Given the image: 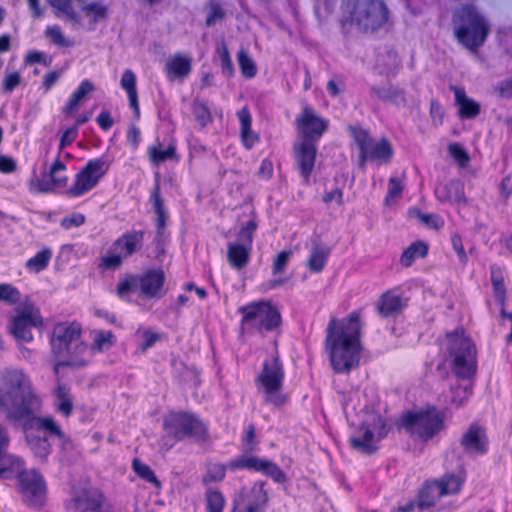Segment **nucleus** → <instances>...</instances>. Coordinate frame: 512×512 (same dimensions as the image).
Wrapping results in <instances>:
<instances>
[{
	"instance_id": "1",
	"label": "nucleus",
	"mask_w": 512,
	"mask_h": 512,
	"mask_svg": "<svg viewBox=\"0 0 512 512\" xmlns=\"http://www.w3.org/2000/svg\"><path fill=\"white\" fill-rule=\"evenodd\" d=\"M0 381L7 388V396L11 400L9 421L21 424L23 430L36 428L44 433L43 437L56 438L65 446L71 438L65 433L52 415L38 416L43 402L33 387L30 377L17 368H5L0 373Z\"/></svg>"
},
{
	"instance_id": "2",
	"label": "nucleus",
	"mask_w": 512,
	"mask_h": 512,
	"mask_svg": "<svg viewBox=\"0 0 512 512\" xmlns=\"http://www.w3.org/2000/svg\"><path fill=\"white\" fill-rule=\"evenodd\" d=\"M361 309L339 320L331 316L326 328L325 346L335 373L344 374L359 366L362 344Z\"/></svg>"
},
{
	"instance_id": "3",
	"label": "nucleus",
	"mask_w": 512,
	"mask_h": 512,
	"mask_svg": "<svg viewBox=\"0 0 512 512\" xmlns=\"http://www.w3.org/2000/svg\"><path fill=\"white\" fill-rule=\"evenodd\" d=\"M161 428L162 435L158 443L165 452L184 440L204 444L210 438L208 424L190 410H168L162 417Z\"/></svg>"
},
{
	"instance_id": "4",
	"label": "nucleus",
	"mask_w": 512,
	"mask_h": 512,
	"mask_svg": "<svg viewBox=\"0 0 512 512\" xmlns=\"http://www.w3.org/2000/svg\"><path fill=\"white\" fill-rule=\"evenodd\" d=\"M249 471L252 473H261L277 484L287 482L285 472L272 460L259 457L254 454H239L224 464L221 462H209L206 465V471L202 476L201 482L204 486L212 483H220L226 478L227 471L235 473L238 471Z\"/></svg>"
},
{
	"instance_id": "5",
	"label": "nucleus",
	"mask_w": 512,
	"mask_h": 512,
	"mask_svg": "<svg viewBox=\"0 0 512 512\" xmlns=\"http://www.w3.org/2000/svg\"><path fill=\"white\" fill-rule=\"evenodd\" d=\"M467 470L461 464L454 471H446L439 477L426 479L418 488L416 505L419 511L434 508L445 497L461 494L467 481Z\"/></svg>"
},
{
	"instance_id": "6",
	"label": "nucleus",
	"mask_w": 512,
	"mask_h": 512,
	"mask_svg": "<svg viewBox=\"0 0 512 512\" xmlns=\"http://www.w3.org/2000/svg\"><path fill=\"white\" fill-rule=\"evenodd\" d=\"M452 25L458 43L472 52L485 43L490 32L487 20L473 5H464L457 9Z\"/></svg>"
},
{
	"instance_id": "7",
	"label": "nucleus",
	"mask_w": 512,
	"mask_h": 512,
	"mask_svg": "<svg viewBox=\"0 0 512 512\" xmlns=\"http://www.w3.org/2000/svg\"><path fill=\"white\" fill-rule=\"evenodd\" d=\"M285 379V367L279 354L265 358L254 382L266 404L279 409L289 402V396L282 392Z\"/></svg>"
},
{
	"instance_id": "8",
	"label": "nucleus",
	"mask_w": 512,
	"mask_h": 512,
	"mask_svg": "<svg viewBox=\"0 0 512 512\" xmlns=\"http://www.w3.org/2000/svg\"><path fill=\"white\" fill-rule=\"evenodd\" d=\"M447 350L453 357L451 369L462 380L471 379L477 372V349L462 327L446 333Z\"/></svg>"
},
{
	"instance_id": "9",
	"label": "nucleus",
	"mask_w": 512,
	"mask_h": 512,
	"mask_svg": "<svg viewBox=\"0 0 512 512\" xmlns=\"http://www.w3.org/2000/svg\"><path fill=\"white\" fill-rule=\"evenodd\" d=\"M166 275L162 268H148L140 274H125L118 282L116 295L128 300L132 292L138 291L143 299H159L165 294Z\"/></svg>"
},
{
	"instance_id": "10",
	"label": "nucleus",
	"mask_w": 512,
	"mask_h": 512,
	"mask_svg": "<svg viewBox=\"0 0 512 512\" xmlns=\"http://www.w3.org/2000/svg\"><path fill=\"white\" fill-rule=\"evenodd\" d=\"M241 315L240 329L243 333L265 336V333L278 329L282 324L279 310L265 300L253 301L238 308Z\"/></svg>"
},
{
	"instance_id": "11",
	"label": "nucleus",
	"mask_w": 512,
	"mask_h": 512,
	"mask_svg": "<svg viewBox=\"0 0 512 512\" xmlns=\"http://www.w3.org/2000/svg\"><path fill=\"white\" fill-rule=\"evenodd\" d=\"M348 18L342 21V27L349 22L363 33H373L381 29L389 19V9L383 0H348Z\"/></svg>"
},
{
	"instance_id": "12",
	"label": "nucleus",
	"mask_w": 512,
	"mask_h": 512,
	"mask_svg": "<svg viewBox=\"0 0 512 512\" xmlns=\"http://www.w3.org/2000/svg\"><path fill=\"white\" fill-rule=\"evenodd\" d=\"M347 130L358 148L359 168L364 169L368 162H375L379 166L391 162L394 150L386 137L376 140L369 130L360 125H349Z\"/></svg>"
},
{
	"instance_id": "13",
	"label": "nucleus",
	"mask_w": 512,
	"mask_h": 512,
	"mask_svg": "<svg viewBox=\"0 0 512 512\" xmlns=\"http://www.w3.org/2000/svg\"><path fill=\"white\" fill-rule=\"evenodd\" d=\"M402 425L411 435L428 442L446 428L445 410L426 405L418 411H408L402 416Z\"/></svg>"
},
{
	"instance_id": "14",
	"label": "nucleus",
	"mask_w": 512,
	"mask_h": 512,
	"mask_svg": "<svg viewBox=\"0 0 512 512\" xmlns=\"http://www.w3.org/2000/svg\"><path fill=\"white\" fill-rule=\"evenodd\" d=\"M111 162L106 155L89 159L74 175L72 184L64 194L69 199L83 197L98 186L107 174Z\"/></svg>"
},
{
	"instance_id": "15",
	"label": "nucleus",
	"mask_w": 512,
	"mask_h": 512,
	"mask_svg": "<svg viewBox=\"0 0 512 512\" xmlns=\"http://www.w3.org/2000/svg\"><path fill=\"white\" fill-rule=\"evenodd\" d=\"M21 459L20 467L9 477L0 479H17V486L22 500L32 507H42L46 500L47 486L43 475L36 469H25Z\"/></svg>"
},
{
	"instance_id": "16",
	"label": "nucleus",
	"mask_w": 512,
	"mask_h": 512,
	"mask_svg": "<svg viewBox=\"0 0 512 512\" xmlns=\"http://www.w3.org/2000/svg\"><path fill=\"white\" fill-rule=\"evenodd\" d=\"M294 125L298 133L297 140L318 144L329 128V120L305 102L295 117Z\"/></svg>"
},
{
	"instance_id": "17",
	"label": "nucleus",
	"mask_w": 512,
	"mask_h": 512,
	"mask_svg": "<svg viewBox=\"0 0 512 512\" xmlns=\"http://www.w3.org/2000/svg\"><path fill=\"white\" fill-rule=\"evenodd\" d=\"M268 483L262 479L254 480L250 486L239 489L233 500L235 512H266L270 503Z\"/></svg>"
},
{
	"instance_id": "18",
	"label": "nucleus",
	"mask_w": 512,
	"mask_h": 512,
	"mask_svg": "<svg viewBox=\"0 0 512 512\" xmlns=\"http://www.w3.org/2000/svg\"><path fill=\"white\" fill-rule=\"evenodd\" d=\"M43 325V319L38 308L33 304L25 305L10 320L9 332L20 342L33 341L32 329Z\"/></svg>"
},
{
	"instance_id": "19",
	"label": "nucleus",
	"mask_w": 512,
	"mask_h": 512,
	"mask_svg": "<svg viewBox=\"0 0 512 512\" xmlns=\"http://www.w3.org/2000/svg\"><path fill=\"white\" fill-rule=\"evenodd\" d=\"M11 400L7 396V388H0V410L6 413L9 421V406ZM10 445V436L8 431L0 425V477H9L21 465V458L8 453Z\"/></svg>"
},
{
	"instance_id": "20",
	"label": "nucleus",
	"mask_w": 512,
	"mask_h": 512,
	"mask_svg": "<svg viewBox=\"0 0 512 512\" xmlns=\"http://www.w3.org/2000/svg\"><path fill=\"white\" fill-rule=\"evenodd\" d=\"M149 202L155 214V238L154 242L158 246L163 243L168 237L167 226L169 221V212L165 205L164 199L161 196L159 174H156L155 182L150 190Z\"/></svg>"
},
{
	"instance_id": "21",
	"label": "nucleus",
	"mask_w": 512,
	"mask_h": 512,
	"mask_svg": "<svg viewBox=\"0 0 512 512\" xmlns=\"http://www.w3.org/2000/svg\"><path fill=\"white\" fill-rule=\"evenodd\" d=\"M318 153V144L296 140L292 147V157L299 176L305 184H310Z\"/></svg>"
},
{
	"instance_id": "22",
	"label": "nucleus",
	"mask_w": 512,
	"mask_h": 512,
	"mask_svg": "<svg viewBox=\"0 0 512 512\" xmlns=\"http://www.w3.org/2000/svg\"><path fill=\"white\" fill-rule=\"evenodd\" d=\"M374 306L380 318L396 319L408 307V299L399 287H393L381 293Z\"/></svg>"
},
{
	"instance_id": "23",
	"label": "nucleus",
	"mask_w": 512,
	"mask_h": 512,
	"mask_svg": "<svg viewBox=\"0 0 512 512\" xmlns=\"http://www.w3.org/2000/svg\"><path fill=\"white\" fill-rule=\"evenodd\" d=\"M82 326L77 321L62 322L54 327L51 347L55 356L62 357L65 351L81 340Z\"/></svg>"
},
{
	"instance_id": "24",
	"label": "nucleus",
	"mask_w": 512,
	"mask_h": 512,
	"mask_svg": "<svg viewBox=\"0 0 512 512\" xmlns=\"http://www.w3.org/2000/svg\"><path fill=\"white\" fill-rule=\"evenodd\" d=\"M459 444L468 456H484L489 452V437L484 426L473 422L463 432Z\"/></svg>"
},
{
	"instance_id": "25",
	"label": "nucleus",
	"mask_w": 512,
	"mask_h": 512,
	"mask_svg": "<svg viewBox=\"0 0 512 512\" xmlns=\"http://www.w3.org/2000/svg\"><path fill=\"white\" fill-rule=\"evenodd\" d=\"M145 234L144 230H127L112 243V249L114 252L121 253L126 259L130 258L143 249Z\"/></svg>"
},
{
	"instance_id": "26",
	"label": "nucleus",
	"mask_w": 512,
	"mask_h": 512,
	"mask_svg": "<svg viewBox=\"0 0 512 512\" xmlns=\"http://www.w3.org/2000/svg\"><path fill=\"white\" fill-rule=\"evenodd\" d=\"M67 170V166L64 162L61 161L60 155L58 154L55 160L52 162L49 171L48 177L49 180H38L37 188L40 192L50 193L53 192L57 188H68V176L64 173Z\"/></svg>"
},
{
	"instance_id": "27",
	"label": "nucleus",
	"mask_w": 512,
	"mask_h": 512,
	"mask_svg": "<svg viewBox=\"0 0 512 512\" xmlns=\"http://www.w3.org/2000/svg\"><path fill=\"white\" fill-rule=\"evenodd\" d=\"M165 74L168 80H184L192 71V57L185 53H175L166 61Z\"/></svg>"
},
{
	"instance_id": "28",
	"label": "nucleus",
	"mask_w": 512,
	"mask_h": 512,
	"mask_svg": "<svg viewBox=\"0 0 512 512\" xmlns=\"http://www.w3.org/2000/svg\"><path fill=\"white\" fill-rule=\"evenodd\" d=\"M449 89L454 93V103L458 107L457 115L460 119H474L480 114V104L467 96L464 87L450 85Z\"/></svg>"
},
{
	"instance_id": "29",
	"label": "nucleus",
	"mask_w": 512,
	"mask_h": 512,
	"mask_svg": "<svg viewBox=\"0 0 512 512\" xmlns=\"http://www.w3.org/2000/svg\"><path fill=\"white\" fill-rule=\"evenodd\" d=\"M147 158L153 167H159L166 161L179 162L180 155L177 152V144L171 141L166 148H162L159 138L156 142L147 148Z\"/></svg>"
},
{
	"instance_id": "30",
	"label": "nucleus",
	"mask_w": 512,
	"mask_h": 512,
	"mask_svg": "<svg viewBox=\"0 0 512 512\" xmlns=\"http://www.w3.org/2000/svg\"><path fill=\"white\" fill-rule=\"evenodd\" d=\"M435 196L440 202L467 204L464 184L459 179H451L436 186Z\"/></svg>"
},
{
	"instance_id": "31",
	"label": "nucleus",
	"mask_w": 512,
	"mask_h": 512,
	"mask_svg": "<svg viewBox=\"0 0 512 512\" xmlns=\"http://www.w3.org/2000/svg\"><path fill=\"white\" fill-rule=\"evenodd\" d=\"M71 503L78 512H102L103 495L97 490L83 489L72 498Z\"/></svg>"
},
{
	"instance_id": "32",
	"label": "nucleus",
	"mask_w": 512,
	"mask_h": 512,
	"mask_svg": "<svg viewBox=\"0 0 512 512\" xmlns=\"http://www.w3.org/2000/svg\"><path fill=\"white\" fill-rule=\"evenodd\" d=\"M90 353V346L87 345L84 341L80 340L79 342L72 345L68 351H65L64 356H67V359L61 362H58L55 367V373L59 372V367H71V368H80L85 367L89 364L90 359L87 358V354Z\"/></svg>"
},
{
	"instance_id": "33",
	"label": "nucleus",
	"mask_w": 512,
	"mask_h": 512,
	"mask_svg": "<svg viewBox=\"0 0 512 512\" xmlns=\"http://www.w3.org/2000/svg\"><path fill=\"white\" fill-rule=\"evenodd\" d=\"M120 86L127 94L129 107L133 112L134 119L139 120L141 111L137 90V77L131 69H126L122 73Z\"/></svg>"
},
{
	"instance_id": "34",
	"label": "nucleus",
	"mask_w": 512,
	"mask_h": 512,
	"mask_svg": "<svg viewBox=\"0 0 512 512\" xmlns=\"http://www.w3.org/2000/svg\"><path fill=\"white\" fill-rule=\"evenodd\" d=\"M54 410L64 419H69L74 412V402L70 387L59 382L53 391Z\"/></svg>"
},
{
	"instance_id": "35",
	"label": "nucleus",
	"mask_w": 512,
	"mask_h": 512,
	"mask_svg": "<svg viewBox=\"0 0 512 512\" xmlns=\"http://www.w3.org/2000/svg\"><path fill=\"white\" fill-rule=\"evenodd\" d=\"M240 123V140L246 150H250L259 142L260 137L252 130V116L247 106L242 107L236 113Z\"/></svg>"
},
{
	"instance_id": "36",
	"label": "nucleus",
	"mask_w": 512,
	"mask_h": 512,
	"mask_svg": "<svg viewBox=\"0 0 512 512\" xmlns=\"http://www.w3.org/2000/svg\"><path fill=\"white\" fill-rule=\"evenodd\" d=\"M95 90L94 83L89 79H84L80 82L78 87L68 98L65 105L62 107V114L66 117H71L78 110L80 103L85 99L87 95Z\"/></svg>"
},
{
	"instance_id": "37",
	"label": "nucleus",
	"mask_w": 512,
	"mask_h": 512,
	"mask_svg": "<svg viewBox=\"0 0 512 512\" xmlns=\"http://www.w3.org/2000/svg\"><path fill=\"white\" fill-rule=\"evenodd\" d=\"M359 430L362 432L361 436H351L349 439L351 447L366 455L373 454L377 450V446L375 445L376 437L374 436L373 429H370V426L366 423H362Z\"/></svg>"
},
{
	"instance_id": "38",
	"label": "nucleus",
	"mask_w": 512,
	"mask_h": 512,
	"mask_svg": "<svg viewBox=\"0 0 512 512\" xmlns=\"http://www.w3.org/2000/svg\"><path fill=\"white\" fill-rule=\"evenodd\" d=\"M252 248L237 244L229 243L227 245V261L235 270L244 269L250 262Z\"/></svg>"
},
{
	"instance_id": "39",
	"label": "nucleus",
	"mask_w": 512,
	"mask_h": 512,
	"mask_svg": "<svg viewBox=\"0 0 512 512\" xmlns=\"http://www.w3.org/2000/svg\"><path fill=\"white\" fill-rule=\"evenodd\" d=\"M330 248L321 244L313 245L307 258V269L314 274L321 273L330 257Z\"/></svg>"
},
{
	"instance_id": "40",
	"label": "nucleus",
	"mask_w": 512,
	"mask_h": 512,
	"mask_svg": "<svg viewBox=\"0 0 512 512\" xmlns=\"http://www.w3.org/2000/svg\"><path fill=\"white\" fill-rule=\"evenodd\" d=\"M429 252V245L423 240L412 242L405 248L400 256V264L405 267H411L417 259H424Z\"/></svg>"
},
{
	"instance_id": "41",
	"label": "nucleus",
	"mask_w": 512,
	"mask_h": 512,
	"mask_svg": "<svg viewBox=\"0 0 512 512\" xmlns=\"http://www.w3.org/2000/svg\"><path fill=\"white\" fill-rule=\"evenodd\" d=\"M93 341L90 345V354L102 353L113 347L116 343V336L111 330H94Z\"/></svg>"
},
{
	"instance_id": "42",
	"label": "nucleus",
	"mask_w": 512,
	"mask_h": 512,
	"mask_svg": "<svg viewBox=\"0 0 512 512\" xmlns=\"http://www.w3.org/2000/svg\"><path fill=\"white\" fill-rule=\"evenodd\" d=\"M205 512H224L226 498L223 492L215 487H207L204 493Z\"/></svg>"
},
{
	"instance_id": "43",
	"label": "nucleus",
	"mask_w": 512,
	"mask_h": 512,
	"mask_svg": "<svg viewBox=\"0 0 512 512\" xmlns=\"http://www.w3.org/2000/svg\"><path fill=\"white\" fill-rule=\"evenodd\" d=\"M26 442L35 457L46 460L52 452V446L47 437L27 435Z\"/></svg>"
},
{
	"instance_id": "44",
	"label": "nucleus",
	"mask_w": 512,
	"mask_h": 512,
	"mask_svg": "<svg viewBox=\"0 0 512 512\" xmlns=\"http://www.w3.org/2000/svg\"><path fill=\"white\" fill-rule=\"evenodd\" d=\"M52 249L44 247L38 251L33 257L29 258L25 263V268L30 273H39L45 270L52 259Z\"/></svg>"
},
{
	"instance_id": "45",
	"label": "nucleus",
	"mask_w": 512,
	"mask_h": 512,
	"mask_svg": "<svg viewBox=\"0 0 512 512\" xmlns=\"http://www.w3.org/2000/svg\"><path fill=\"white\" fill-rule=\"evenodd\" d=\"M258 229V221L255 211H252L251 218L241 226L236 234L237 244H242L248 247L253 246L255 233Z\"/></svg>"
},
{
	"instance_id": "46",
	"label": "nucleus",
	"mask_w": 512,
	"mask_h": 512,
	"mask_svg": "<svg viewBox=\"0 0 512 512\" xmlns=\"http://www.w3.org/2000/svg\"><path fill=\"white\" fill-rule=\"evenodd\" d=\"M490 280L492 284L493 295L498 304L502 307L505 306L507 299V291L504 282V277L500 270L491 268Z\"/></svg>"
},
{
	"instance_id": "47",
	"label": "nucleus",
	"mask_w": 512,
	"mask_h": 512,
	"mask_svg": "<svg viewBox=\"0 0 512 512\" xmlns=\"http://www.w3.org/2000/svg\"><path fill=\"white\" fill-rule=\"evenodd\" d=\"M191 111L195 118V121L201 128H205L213 122L211 110L207 103L195 99L192 102Z\"/></svg>"
},
{
	"instance_id": "48",
	"label": "nucleus",
	"mask_w": 512,
	"mask_h": 512,
	"mask_svg": "<svg viewBox=\"0 0 512 512\" xmlns=\"http://www.w3.org/2000/svg\"><path fill=\"white\" fill-rule=\"evenodd\" d=\"M404 188L403 179L391 176L388 180V190L384 197V205L391 206L402 196Z\"/></svg>"
},
{
	"instance_id": "49",
	"label": "nucleus",
	"mask_w": 512,
	"mask_h": 512,
	"mask_svg": "<svg viewBox=\"0 0 512 512\" xmlns=\"http://www.w3.org/2000/svg\"><path fill=\"white\" fill-rule=\"evenodd\" d=\"M293 256L291 249L282 250L276 254L272 260L271 272L273 276H281L286 272V269Z\"/></svg>"
},
{
	"instance_id": "50",
	"label": "nucleus",
	"mask_w": 512,
	"mask_h": 512,
	"mask_svg": "<svg viewBox=\"0 0 512 512\" xmlns=\"http://www.w3.org/2000/svg\"><path fill=\"white\" fill-rule=\"evenodd\" d=\"M241 74L246 79H252L257 74V66L248 53L241 49L237 54Z\"/></svg>"
},
{
	"instance_id": "51",
	"label": "nucleus",
	"mask_w": 512,
	"mask_h": 512,
	"mask_svg": "<svg viewBox=\"0 0 512 512\" xmlns=\"http://www.w3.org/2000/svg\"><path fill=\"white\" fill-rule=\"evenodd\" d=\"M132 469L141 479L147 481L148 483L154 484L155 486H160V481L158 480L154 471L149 465L141 462L140 459H133Z\"/></svg>"
},
{
	"instance_id": "52",
	"label": "nucleus",
	"mask_w": 512,
	"mask_h": 512,
	"mask_svg": "<svg viewBox=\"0 0 512 512\" xmlns=\"http://www.w3.org/2000/svg\"><path fill=\"white\" fill-rule=\"evenodd\" d=\"M45 36L51 43L58 47L68 48L74 45V41L66 38L58 25L47 26L45 29Z\"/></svg>"
},
{
	"instance_id": "53",
	"label": "nucleus",
	"mask_w": 512,
	"mask_h": 512,
	"mask_svg": "<svg viewBox=\"0 0 512 512\" xmlns=\"http://www.w3.org/2000/svg\"><path fill=\"white\" fill-rule=\"evenodd\" d=\"M21 300L20 290L10 283H0V302L9 306L18 304Z\"/></svg>"
},
{
	"instance_id": "54",
	"label": "nucleus",
	"mask_w": 512,
	"mask_h": 512,
	"mask_svg": "<svg viewBox=\"0 0 512 512\" xmlns=\"http://www.w3.org/2000/svg\"><path fill=\"white\" fill-rule=\"evenodd\" d=\"M22 82V76L18 71H12L5 74L2 84L1 90L4 94L12 93Z\"/></svg>"
},
{
	"instance_id": "55",
	"label": "nucleus",
	"mask_w": 512,
	"mask_h": 512,
	"mask_svg": "<svg viewBox=\"0 0 512 512\" xmlns=\"http://www.w3.org/2000/svg\"><path fill=\"white\" fill-rule=\"evenodd\" d=\"M49 2L54 9L64 14L70 21L77 20V13L71 0H49Z\"/></svg>"
},
{
	"instance_id": "56",
	"label": "nucleus",
	"mask_w": 512,
	"mask_h": 512,
	"mask_svg": "<svg viewBox=\"0 0 512 512\" xmlns=\"http://www.w3.org/2000/svg\"><path fill=\"white\" fill-rule=\"evenodd\" d=\"M141 336L143 341L140 343L139 349L142 352H146L148 349L152 348L159 340L162 339V334L157 333L150 328L142 330Z\"/></svg>"
},
{
	"instance_id": "57",
	"label": "nucleus",
	"mask_w": 512,
	"mask_h": 512,
	"mask_svg": "<svg viewBox=\"0 0 512 512\" xmlns=\"http://www.w3.org/2000/svg\"><path fill=\"white\" fill-rule=\"evenodd\" d=\"M242 445L246 448V451H254L258 446L256 439V427L253 423H250L244 431V435L241 438Z\"/></svg>"
},
{
	"instance_id": "58",
	"label": "nucleus",
	"mask_w": 512,
	"mask_h": 512,
	"mask_svg": "<svg viewBox=\"0 0 512 512\" xmlns=\"http://www.w3.org/2000/svg\"><path fill=\"white\" fill-rule=\"evenodd\" d=\"M124 259L126 258L119 252L108 254L101 258L99 267L106 270L118 269L122 266Z\"/></svg>"
},
{
	"instance_id": "59",
	"label": "nucleus",
	"mask_w": 512,
	"mask_h": 512,
	"mask_svg": "<svg viewBox=\"0 0 512 512\" xmlns=\"http://www.w3.org/2000/svg\"><path fill=\"white\" fill-rule=\"evenodd\" d=\"M366 424L370 426V429H373L376 441H380L387 436L388 426L386 420L382 416L378 415L374 417L370 423Z\"/></svg>"
},
{
	"instance_id": "60",
	"label": "nucleus",
	"mask_w": 512,
	"mask_h": 512,
	"mask_svg": "<svg viewBox=\"0 0 512 512\" xmlns=\"http://www.w3.org/2000/svg\"><path fill=\"white\" fill-rule=\"evenodd\" d=\"M449 153L461 167H465L470 161L467 151L458 143L449 145Z\"/></svg>"
},
{
	"instance_id": "61",
	"label": "nucleus",
	"mask_w": 512,
	"mask_h": 512,
	"mask_svg": "<svg viewBox=\"0 0 512 512\" xmlns=\"http://www.w3.org/2000/svg\"><path fill=\"white\" fill-rule=\"evenodd\" d=\"M451 244L457 254L460 264L465 266L468 263V256L465 251L461 235L458 233H453L451 235Z\"/></svg>"
},
{
	"instance_id": "62",
	"label": "nucleus",
	"mask_w": 512,
	"mask_h": 512,
	"mask_svg": "<svg viewBox=\"0 0 512 512\" xmlns=\"http://www.w3.org/2000/svg\"><path fill=\"white\" fill-rule=\"evenodd\" d=\"M384 102H390L393 104H405L406 97L405 91L398 87L389 86L386 89V94L384 96Z\"/></svg>"
},
{
	"instance_id": "63",
	"label": "nucleus",
	"mask_w": 512,
	"mask_h": 512,
	"mask_svg": "<svg viewBox=\"0 0 512 512\" xmlns=\"http://www.w3.org/2000/svg\"><path fill=\"white\" fill-rule=\"evenodd\" d=\"M62 76V70H51L47 72L40 86L43 94H47Z\"/></svg>"
},
{
	"instance_id": "64",
	"label": "nucleus",
	"mask_w": 512,
	"mask_h": 512,
	"mask_svg": "<svg viewBox=\"0 0 512 512\" xmlns=\"http://www.w3.org/2000/svg\"><path fill=\"white\" fill-rule=\"evenodd\" d=\"M78 137V129L73 125L63 130L59 141V152L71 145Z\"/></svg>"
}]
</instances>
